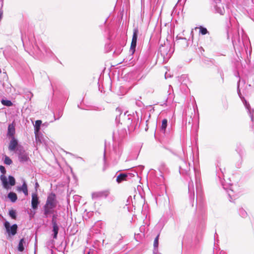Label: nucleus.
Instances as JSON below:
<instances>
[{"label":"nucleus","mask_w":254,"mask_h":254,"mask_svg":"<svg viewBox=\"0 0 254 254\" xmlns=\"http://www.w3.org/2000/svg\"><path fill=\"white\" fill-rule=\"evenodd\" d=\"M4 226L9 237H11L17 233L18 228L17 224H14L10 226L9 222L5 221L4 222Z\"/></svg>","instance_id":"obj_5"},{"label":"nucleus","mask_w":254,"mask_h":254,"mask_svg":"<svg viewBox=\"0 0 254 254\" xmlns=\"http://www.w3.org/2000/svg\"><path fill=\"white\" fill-rule=\"evenodd\" d=\"M8 197L10 199L11 202H14L17 199V195L15 193L10 192L8 194Z\"/></svg>","instance_id":"obj_22"},{"label":"nucleus","mask_w":254,"mask_h":254,"mask_svg":"<svg viewBox=\"0 0 254 254\" xmlns=\"http://www.w3.org/2000/svg\"><path fill=\"white\" fill-rule=\"evenodd\" d=\"M127 177L128 174L126 173H121L117 176L116 181L118 183H120L124 181H127Z\"/></svg>","instance_id":"obj_18"},{"label":"nucleus","mask_w":254,"mask_h":254,"mask_svg":"<svg viewBox=\"0 0 254 254\" xmlns=\"http://www.w3.org/2000/svg\"><path fill=\"white\" fill-rule=\"evenodd\" d=\"M0 180L2 183V184L4 188H7V186L8 185V183L7 182V179L5 176H4L3 175H2L0 176Z\"/></svg>","instance_id":"obj_25"},{"label":"nucleus","mask_w":254,"mask_h":254,"mask_svg":"<svg viewBox=\"0 0 254 254\" xmlns=\"http://www.w3.org/2000/svg\"><path fill=\"white\" fill-rule=\"evenodd\" d=\"M58 203L56 195L54 193L49 194L47 197L46 203L43 207L44 214L47 218L50 215L55 213L54 209Z\"/></svg>","instance_id":"obj_2"},{"label":"nucleus","mask_w":254,"mask_h":254,"mask_svg":"<svg viewBox=\"0 0 254 254\" xmlns=\"http://www.w3.org/2000/svg\"><path fill=\"white\" fill-rule=\"evenodd\" d=\"M199 33L202 35H205L208 33V31L206 28L200 26L199 28Z\"/></svg>","instance_id":"obj_30"},{"label":"nucleus","mask_w":254,"mask_h":254,"mask_svg":"<svg viewBox=\"0 0 254 254\" xmlns=\"http://www.w3.org/2000/svg\"><path fill=\"white\" fill-rule=\"evenodd\" d=\"M110 194L109 190H104L102 191L94 192L92 193L93 199H100L102 198H106Z\"/></svg>","instance_id":"obj_12"},{"label":"nucleus","mask_w":254,"mask_h":254,"mask_svg":"<svg viewBox=\"0 0 254 254\" xmlns=\"http://www.w3.org/2000/svg\"><path fill=\"white\" fill-rule=\"evenodd\" d=\"M171 47L169 44H164L159 47V51L163 57L164 61H167L171 57Z\"/></svg>","instance_id":"obj_4"},{"label":"nucleus","mask_w":254,"mask_h":254,"mask_svg":"<svg viewBox=\"0 0 254 254\" xmlns=\"http://www.w3.org/2000/svg\"><path fill=\"white\" fill-rule=\"evenodd\" d=\"M179 172L182 175L189 176L190 172V164L184 160H181L180 163Z\"/></svg>","instance_id":"obj_7"},{"label":"nucleus","mask_w":254,"mask_h":254,"mask_svg":"<svg viewBox=\"0 0 254 254\" xmlns=\"http://www.w3.org/2000/svg\"><path fill=\"white\" fill-rule=\"evenodd\" d=\"M4 163L6 165H10L12 163L11 159L8 156L5 155L4 159Z\"/></svg>","instance_id":"obj_27"},{"label":"nucleus","mask_w":254,"mask_h":254,"mask_svg":"<svg viewBox=\"0 0 254 254\" xmlns=\"http://www.w3.org/2000/svg\"><path fill=\"white\" fill-rule=\"evenodd\" d=\"M9 215L10 217L13 219H16V212L15 210H10L9 211Z\"/></svg>","instance_id":"obj_29"},{"label":"nucleus","mask_w":254,"mask_h":254,"mask_svg":"<svg viewBox=\"0 0 254 254\" xmlns=\"http://www.w3.org/2000/svg\"><path fill=\"white\" fill-rule=\"evenodd\" d=\"M42 123L41 121L37 120L35 122V132H38L40 129V126Z\"/></svg>","instance_id":"obj_28"},{"label":"nucleus","mask_w":254,"mask_h":254,"mask_svg":"<svg viewBox=\"0 0 254 254\" xmlns=\"http://www.w3.org/2000/svg\"><path fill=\"white\" fill-rule=\"evenodd\" d=\"M1 103L3 105L7 107H10L13 105L11 101L8 100L2 99L1 101Z\"/></svg>","instance_id":"obj_24"},{"label":"nucleus","mask_w":254,"mask_h":254,"mask_svg":"<svg viewBox=\"0 0 254 254\" xmlns=\"http://www.w3.org/2000/svg\"><path fill=\"white\" fill-rule=\"evenodd\" d=\"M239 213L240 215L242 217H243V218L246 217L248 215V214H247V212H246V211L242 208L239 209Z\"/></svg>","instance_id":"obj_26"},{"label":"nucleus","mask_w":254,"mask_h":254,"mask_svg":"<svg viewBox=\"0 0 254 254\" xmlns=\"http://www.w3.org/2000/svg\"><path fill=\"white\" fill-rule=\"evenodd\" d=\"M168 121L167 119H164L162 121L160 130L163 133H165L166 127H167Z\"/></svg>","instance_id":"obj_21"},{"label":"nucleus","mask_w":254,"mask_h":254,"mask_svg":"<svg viewBox=\"0 0 254 254\" xmlns=\"http://www.w3.org/2000/svg\"><path fill=\"white\" fill-rule=\"evenodd\" d=\"M30 48L31 52L37 58L42 59L45 56L51 57L53 55L51 50L46 47L39 39H35L34 43H31Z\"/></svg>","instance_id":"obj_1"},{"label":"nucleus","mask_w":254,"mask_h":254,"mask_svg":"<svg viewBox=\"0 0 254 254\" xmlns=\"http://www.w3.org/2000/svg\"><path fill=\"white\" fill-rule=\"evenodd\" d=\"M215 12L220 15H223L225 13V9L221 0H214L212 3Z\"/></svg>","instance_id":"obj_8"},{"label":"nucleus","mask_w":254,"mask_h":254,"mask_svg":"<svg viewBox=\"0 0 254 254\" xmlns=\"http://www.w3.org/2000/svg\"><path fill=\"white\" fill-rule=\"evenodd\" d=\"M15 132V126L13 124L9 125L7 130V136L11 138L14 137V135Z\"/></svg>","instance_id":"obj_16"},{"label":"nucleus","mask_w":254,"mask_h":254,"mask_svg":"<svg viewBox=\"0 0 254 254\" xmlns=\"http://www.w3.org/2000/svg\"><path fill=\"white\" fill-rule=\"evenodd\" d=\"M62 115H63L62 111H59L58 114V118L57 119H59L62 116Z\"/></svg>","instance_id":"obj_35"},{"label":"nucleus","mask_w":254,"mask_h":254,"mask_svg":"<svg viewBox=\"0 0 254 254\" xmlns=\"http://www.w3.org/2000/svg\"><path fill=\"white\" fill-rule=\"evenodd\" d=\"M138 34V30L137 28H135L133 29V36L132 38V41L131 43L130 48V52L131 54H134L135 51V48L136 46V42L137 39Z\"/></svg>","instance_id":"obj_9"},{"label":"nucleus","mask_w":254,"mask_h":254,"mask_svg":"<svg viewBox=\"0 0 254 254\" xmlns=\"http://www.w3.org/2000/svg\"><path fill=\"white\" fill-rule=\"evenodd\" d=\"M39 204V201L37 194L36 193H32L31 200V206L32 208L34 209H37Z\"/></svg>","instance_id":"obj_13"},{"label":"nucleus","mask_w":254,"mask_h":254,"mask_svg":"<svg viewBox=\"0 0 254 254\" xmlns=\"http://www.w3.org/2000/svg\"><path fill=\"white\" fill-rule=\"evenodd\" d=\"M9 183L11 186H14L15 184V180L13 177L9 176L8 177Z\"/></svg>","instance_id":"obj_31"},{"label":"nucleus","mask_w":254,"mask_h":254,"mask_svg":"<svg viewBox=\"0 0 254 254\" xmlns=\"http://www.w3.org/2000/svg\"><path fill=\"white\" fill-rule=\"evenodd\" d=\"M38 187H39V184H38V183L37 182H36V183H35V189H36V190H37V188Z\"/></svg>","instance_id":"obj_37"},{"label":"nucleus","mask_w":254,"mask_h":254,"mask_svg":"<svg viewBox=\"0 0 254 254\" xmlns=\"http://www.w3.org/2000/svg\"><path fill=\"white\" fill-rule=\"evenodd\" d=\"M217 174L218 175V177L220 179V181L221 182L223 189L227 191L230 201H233V200L238 197L239 191L238 186L236 185L224 183L221 180V177L218 172H217Z\"/></svg>","instance_id":"obj_3"},{"label":"nucleus","mask_w":254,"mask_h":254,"mask_svg":"<svg viewBox=\"0 0 254 254\" xmlns=\"http://www.w3.org/2000/svg\"><path fill=\"white\" fill-rule=\"evenodd\" d=\"M188 190L189 193H190V198H194V190L193 182L191 180H190L189 182L188 185Z\"/></svg>","instance_id":"obj_15"},{"label":"nucleus","mask_w":254,"mask_h":254,"mask_svg":"<svg viewBox=\"0 0 254 254\" xmlns=\"http://www.w3.org/2000/svg\"><path fill=\"white\" fill-rule=\"evenodd\" d=\"M87 254H92V253H91V252L89 251V252H88V253Z\"/></svg>","instance_id":"obj_40"},{"label":"nucleus","mask_w":254,"mask_h":254,"mask_svg":"<svg viewBox=\"0 0 254 254\" xmlns=\"http://www.w3.org/2000/svg\"><path fill=\"white\" fill-rule=\"evenodd\" d=\"M158 241H159V235L158 236H157V237L155 238L154 241L153 245H154V250H155L156 249H157V248L158 247Z\"/></svg>","instance_id":"obj_32"},{"label":"nucleus","mask_w":254,"mask_h":254,"mask_svg":"<svg viewBox=\"0 0 254 254\" xmlns=\"http://www.w3.org/2000/svg\"><path fill=\"white\" fill-rule=\"evenodd\" d=\"M118 117H117L116 118V122H118Z\"/></svg>","instance_id":"obj_41"},{"label":"nucleus","mask_w":254,"mask_h":254,"mask_svg":"<svg viewBox=\"0 0 254 254\" xmlns=\"http://www.w3.org/2000/svg\"><path fill=\"white\" fill-rule=\"evenodd\" d=\"M18 145V141L14 137L11 138L9 145H8V149L10 151H15L16 149V147Z\"/></svg>","instance_id":"obj_14"},{"label":"nucleus","mask_w":254,"mask_h":254,"mask_svg":"<svg viewBox=\"0 0 254 254\" xmlns=\"http://www.w3.org/2000/svg\"><path fill=\"white\" fill-rule=\"evenodd\" d=\"M53 231L54 232L53 238L54 239L57 238V235L59 232V227L58 224H53Z\"/></svg>","instance_id":"obj_23"},{"label":"nucleus","mask_w":254,"mask_h":254,"mask_svg":"<svg viewBox=\"0 0 254 254\" xmlns=\"http://www.w3.org/2000/svg\"><path fill=\"white\" fill-rule=\"evenodd\" d=\"M18 154V160L20 162H26L29 159L28 154L23 149L19 148L16 150Z\"/></svg>","instance_id":"obj_10"},{"label":"nucleus","mask_w":254,"mask_h":254,"mask_svg":"<svg viewBox=\"0 0 254 254\" xmlns=\"http://www.w3.org/2000/svg\"><path fill=\"white\" fill-rule=\"evenodd\" d=\"M253 126H254V125L252 126V127H253Z\"/></svg>","instance_id":"obj_42"},{"label":"nucleus","mask_w":254,"mask_h":254,"mask_svg":"<svg viewBox=\"0 0 254 254\" xmlns=\"http://www.w3.org/2000/svg\"><path fill=\"white\" fill-rule=\"evenodd\" d=\"M220 254H225V253L223 251H221Z\"/></svg>","instance_id":"obj_38"},{"label":"nucleus","mask_w":254,"mask_h":254,"mask_svg":"<svg viewBox=\"0 0 254 254\" xmlns=\"http://www.w3.org/2000/svg\"><path fill=\"white\" fill-rule=\"evenodd\" d=\"M0 171L3 175L6 173V170L4 166L2 165L0 166Z\"/></svg>","instance_id":"obj_34"},{"label":"nucleus","mask_w":254,"mask_h":254,"mask_svg":"<svg viewBox=\"0 0 254 254\" xmlns=\"http://www.w3.org/2000/svg\"><path fill=\"white\" fill-rule=\"evenodd\" d=\"M38 132H35V140L37 145H40L43 143L44 139L42 135H40L37 133Z\"/></svg>","instance_id":"obj_19"},{"label":"nucleus","mask_w":254,"mask_h":254,"mask_svg":"<svg viewBox=\"0 0 254 254\" xmlns=\"http://www.w3.org/2000/svg\"><path fill=\"white\" fill-rule=\"evenodd\" d=\"M17 190L18 191H21L23 192L25 195H27L28 194V189L27 184L25 181V180H23V184L21 186L18 187L17 188Z\"/></svg>","instance_id":"obj_17"},{"label":"nucleus","mask_w":254,"mask_h":254,"mask_svg":"<svg viewBox=\"0 0 254 254\" xmlns=\"http://www.w3.org/2000/svg\"><path fill=\"white\" fill-rule=\"evenodd\" d=\"M25 242H25V240L24 238H22L20 240L18 245V251L22 252L24 251V244H25Z\"/></svg>","instance_id":"obj_20"},{"label":"nucleus","mask_w":254,"mask_h":254,"mask_svg":"<svg viewBox=\"0 0 254 254\" xmlns=\"http://www.w3.org/2000/svg\"><path fill=\"white\" fill-rule=\"evenodd\" d=\"M239 82L240 80L239 81L237 85L238 94L240 98L242 100L246 109L248 110L252 121L253 122V123H254V111L253 109H251L250 104L248 103H247V101L245 99L244 97L242 96V94L241 93L240 90L239 88Z\"/></svg>","instance_id":"obj_6"},{"label":"nucleus","mask_w":254,"mask_h":254,"mask_svg":"<svg viewBox=\"0 0 254 254\" xmlns=\"http://www.w3.org/2000/svg\"><path fill=\"white\" fill-rule=\"evenodd\" d=\"M195 177V187L196 191V197L198 195H201L202 193V187L200 183V179L199 177V172H197L194 169Z\"/></svg>","instance_id":"obj_11"},{"label":"nucleus","mask_w":254,"mask_h":254,"mask_svg":"<svg viewBox=\"0 0 254 254\" xmlns=\"http://www.w3.org/2000/svg\"><path fill=\"white\" fill-rule=\"evenodd\" d=\"M220 171L221 172L222 174H223V172L222 171V169L220 168Z\"/></svg>","instance_id":"obj_39"},{"label":"nucleus","mask_w":254,"mask_h":254,"mask_svg":"<svg viewBox=\"0 0 254 254\" xmlns=\"http://www.w3.org/2000/svg\"><path fill=\"white\" fill-rule=\"evenodd\" d=\"M165 166L166 165L164 163H161V164L160 165V168L162 170H164L165 169Z\"/></svg>","instance_id":"obj_36"},{"label":"nucleus","mask_w":254,"mask_h":254,"mask_svg":"<svg viewBox=\"0 0 254 254\" xmlns=\"http://www.w3.org/2000/svg\"><path fill=\"white\" fill-rule=\"evenodd\" d=\"M52 214H53V215H52V225L56 224H57V218L58 215L56 214H54V213Z\"/></svg>","instance_id":"obj_33"}]
</instances>
